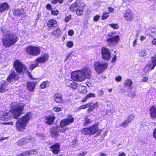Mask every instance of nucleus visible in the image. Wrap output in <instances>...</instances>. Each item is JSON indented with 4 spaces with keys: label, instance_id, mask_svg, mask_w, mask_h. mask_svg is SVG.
Here are the masks:
<instances>
[{
    "label": "nucleus",
    "instance_id": "obj_55",
    "mask_svg": "<svg viewBox=\"0 0 156 156\" xmlns=\"http://www.w3.org/2000/svg\"><path fill=\"white\" fill-rule=\"evenodd\" d=\"M71 16L70 15H69L68 16L66 17L65 19V21L66 22H68L69 21V20L71 19Z\"/></svg>",
    "mask_w": 156,
    "mask_h": 156
},
{
    "label": "nucleus",
    "instance_id": "obj_19",
    "mask_svg": "<svg viewBox=\"0 0 156 156\" xmlns=\"http://www.w3.org/2000/svg\"><path fill=\"white\" fill-rule=\"evenodd\" d=\"M55 101L57 103H61L63 102L62 94L60 93H56L54 96Z\"/></svg>",
    "mask_w": 156,
    "mask_h": 156
},
{
    "label": "nucleus",
    "instance_id": "obj_6",
    "mask_svg": "<svg viewBox=\"0 0 156 156\" xmlns=\"http://www.w3.org/2000/svg\"><path fill=\"white\" fill-rule=\"evenodd\" d=\"M98 130L97 124L87 128H84L81 130V132L85 135H93L96 134Z\"/></svg>",
    "mask_w": 156,
    "mask_h": 156
},
{
    "label": "nucleus",
    "instance_id": "obj_32",
    "mask_svg": "<svg viewBox=\"0 0 156 156\" xmlns=\"http://www.w3.org/2000/svg\"><path fill=\"white\" fill-rule=\"evenodd\" d=\"M77 9V4L76 2L72 4L70 7V9L72 12L76 11Z\"/></svg>",
    "mask_w": 156,
    "mask_h": 156
},
{
    "label": "nucleus",
    "instance_id": "obj_44",
    "mask_svg": "<svg viewBox=\"0 0 156 156\" xmlns=\"http://www.w3.org/2000/svg\"><path fill=\"white\" fill-rule=\"evenodd\" d=\"M63 2V0H52V3L54 4H56L59 2L60 4H62Z\"/></svg>",
    "mask_w": 156,
    "mask_h": 156
},
{
    "label": "nucleus",
    "instance_id": "obj_52",
    "mask_svg": "<svg viewBox=\"0 0 156 156\" xmlns=\"http://www.w3.org/2000/svg\"><path fill=\"white\" fill-rule=\"evenodd\" d=\"M100 16L96 15L94 17V20L95 21H97L99 20V19H100Z\"/></svg>",
    "mask_w": 156,
    "mask_h": 156
},
{
    "label": "nucleus",
    "instance_id": "obj_41",
    "mask_svg": "<svg viewBox=\"0 0 156 156\" xmlns=\"http://www.w3.org/2000/svg\"><path fill=\"white\" fill-rule=\"evenodd\" d=\"M109 25L114 29H117L119 27V26L117 24H109Z\"/></svg>",
    "mask_w": 156,
    "mask_h": 156
},
{
    "label": "nucleus",
    "instance_id": "obj_54",
    "mask_svg": "<svg viewBox=\"0 0 156 156\" xmlns=\"http://www.w3.org/2000/svg\"><path fill=\"white\" fill-rule=\"evenodd\" d=\"M89 106V104H86L85 105H83L81 106L80 107V108L81 109H85L88 107Z\"/></svg>",
    "mask_w": 156,
    "mask_h": 156
},
{
    "label": "nucleus",
    "instance_id": "obj_13",
    "mask_svg": "<svg viewBox=\"0 0 156 156\" xmlns=\"http://www.w3.org/2000/svg\"><path fill=\"white\" fill-rule=\"evenodd\" d=\"M134 116L133 114L130 115L123 122L120 123L119 126L123 127H126L129 123L133 120Z\"/></svg>",
    "mask_w": 156,
    "mask_h": 156
},
{
    "label": "nucleus",
    "instance_id": "obj_2",
    "mask_svg": "<svg viewBox=\"0 0 156 156\" xmlns=\"http://www.w3.org/2000/svg\"><path fill=\"white\" fill-rule=\"evenodd\" d=\"M91 73L90 69L89 67H86L81 70L73 72L71 74V78L74 80L82 81L86 79H90Z\"/></svg>",
    "mask_w": 156,
    "mask_h": 156
},
{
    "label": "nucleus",
    "instance_id": "obj_59",
    "mask_svg": "<svg viewBox=\"0 0 156 156\" xmlns=\"http://www.w3.org/2000/svg\"><path fill=\"white\" fill-rule=\"evenodd\" d=\"M152 44L156 46V38H154L151 42Z\"/></svg>",
    "mask_w": 156,
    "mask_h": 156
},
{
    "label": "nucleus",
    "instance_id": "obj_56",
    "mask_svg": "<svg viewBox=\"0 0 156 156\" xmlns=\"http://www.w3.org/2000/svg\"><path fill=\"white\" fill-rule=\"evenodd\" d=\"M153 135L154 137L156 140V128L154 130Z\"/></svg>",
    "mask_w": 156,
    "mask_h": 156
},
{
    "label": "nucleus",
    "instance_id": "obj_48",
    "mask_svg": "<svg viewBox=\"0 0 156 156\" xmlns=\"http://www.w3.org/2000/svg\"><path fill=\"white\" fill-rule=\"evenodd\" d=\"M53 109L56 112H59L61 110V108L58 107H55Z\"/></svg>",
    "mask_w": 156,
    "mask_h": 156
},
{
    "label": "nucleus",
    "instance_id": "obj_43",
    "mask_svg": "<svg viewBox=\"0 0 156 156\" xmlns=\"http://www.w3.org/2000/svg\"><path fill=\"white\" fill-rule=\"evenodd\" d=\"M76 11V13L77 15H81L83 14V10L80 9H77Z\"/></svg>",
    "mask_w": 156,
    "mask_h": 156
},
{
    "label": "nucleus",
    "instance_id": "obj_24",
    "mask_svg": "<svg viewBox=\"0 0 156 156\" xmlns=\"http://www.w3.org/2000/svg\"><path fill=\"white\" fill-rule=\"evenodd\" d=\"M9 7V5L6 2H4L0 4V13L7 10Z\"/></svg>",
    "mask_w": 156,
    "mask_h": 156
},
{
    "label": "nucleus",
    "instance_id": "obj_10",
    "mask_svg": "<svg viewBox=\"0 0 156 156\" xmlns=\"http://www.w3.org/2000/svg\"><path fill=\"white\" fill-rule=\"evenodd\" d=\"M14 66L16 71L19 73L24 72L26 70V67L18 60L15 61Z\"/></svg>",
    "mask_w": 156,
    "mask_h": 156
},
{
    "label": "nucleus",
    "instance_id": "obj_4",
    "mask_svg": "<svg viewBox=\"0 0 156 156\" xmlns=\"http://www.w3.org/2000/svg\"><path fill=\"white\" fill-rule=\"evenodd\" d=\"M31 116V113L28 112L21 119L18 120L16 122V129L19 131L24 130L25 129V127Z\"/></svg>",
    "mask_w": 156,
    "mask_h": 156
},
{
    "label": "nucleus",
    "instance_id": "obj_34",
    "mask_svg": "<svg viewBox=\"0 0 156 156\" xmlns=\"http://www.w3.org/2000/svg\"><path fill=\"white\" fill-rule=\"evenodd\" d=\"M133 83L132 80L130 79H127L125 80L124 85L128 87H130L131 86Z\"/></svg>",
    "mask_w": 156,
    "mask_h": 156
},
{
    "label": "nucleus",
    "instance_id": "obj_61",
    "mask_svg": "<svg viewBox=\"0 0 156 156\" xmlns=\"http://www.w3.org/2000/svg\"><path fill=\"white\" fill-rule=\"evenodd\" d=\"M137 39H136L133 42V46L134 47L136 46L137 44L136 42Z\"/></svg>",
    "mask_w": 156,
    "mask_h": 156
},
{
    "label": "nucleus",
    "instance_id": "obj_26",
    "mask_svg": "<svg viewBox=\"0 0 156 156\" xmlns=\"http://www.w3.org/2000/svg\"><path fill=\"white\" fill-rule=\"evenodd\" d=\"M124 17L126 20L129 21L132 20L133 18V14L130 11L126 12Z\"/></svg>",
    "mask_w": 156,
    "mask_h": 156
},
{
    "label": "nucleus",
    "instance_id": "obj_1",
    "mask_svg": "<svg viewBox=\"0 0 156 156\" xmlns=\"http://www.w3.org/2000/svg\"><path fill=\"white\" fill-rule=\"evenodd\" d=\"M73 122L74 118L69 116L68 118L62 119L60 122V126L56 125L55 127L53 126L51 128L50 132L51 136L56 138L59 135V132L65 133L68 129L64 126Z\"/></svg>",
    "mask_w": 156,
    "mask_h": 156
},
{
    "label": "nucleus",
    "instance_id": "obj_15",
    "mask_svg": "<svg viewBox=\"0 0 156 156\" xmlns=\"http://www.w3.org/2000/svg\"><path fill=\"white\" fill-rule=\"evenodd\" d=\"M49 58V55L48 54H45L41 56L39 58L36 59V62L38 64L39 63H43L46 62Z\"/></svg>",
    "mask_w": 156,
    "mask_h": 156
},
{
    "label": "nucleus",
    "instance_id": "obj_58",
    "mask_svg": "<svg viewBox=\"0 0 156 156\" xmlns=\"http://www.w3.org/2000/svg\"><path fill=\"white\" fill-rule=\"evenodd\" d=\"M46 7L47 9L49 10H51L52 9V7L51 5L49 4H48L46 5Z\"/></svg>",
    "mask_w": 156,
    "mask_h": 156
},
{
    "label": "nucleus",
    "instance_id": "obj_11",
    "mask_svg": "<svg viewBox=\"0 0 156 156\" xmlns=\"http://www.w3.org/2000/svg\"><path fill=\"white\" fill-rule=\"evenodd\" d=\"M101 54L102 58L106 61L108 60L111 56V53L110 50L105 47L101 48Z\"/></svg>",
    "mask_w": 156,
    "mask_h": 156
},
{
    "label": "nucleus",
    "instance_id": "obj_14",
    "mask_svg": "<svg viewBox=\"0 0 156 156\" xmlns=\"http://www.w3.org/2000/svg\"><path fill=\"white\" fill-rule=\"evenodd\" d=\"M34 139L33 138L29 137L28 138H22L17 142V145H22L26 144L27 143L30 142L32 141H34Z\"/></svg>",
    "mask_w": 156,
    "mask_h": 156
},
{
    "label": "nucleus",
    "instance_id": "obj_18",
    "mask_svg": "<svg viewBox=\"0 0 156 156\" xmlns=\"http://www.w3.org/2000/svg\"><path fill=\"white\" fill-rule=\"evenodd\" d=\"M66 84L67 86L71 87L75 90L77 88L78 86V84L77 83L71 80H66Z\"/></svg>",
    "mask_w": 156,
    "mask_h": 156
},
{
    "label": "nucleus",
    "instance_id": "obj_33",
    "mask_svg": "<svg viewBox=\"0 0 156 156\" xmlns=\"http://www.w3.org/2000/svg\"><path fill=\"white\" fill-rule=\"evenodd\" d=\"M151 63L150 64H151L153 66L152 68H155L156 66V55L152 56L151 60Z\"/></svg>",
    "mask_w": 156,
    "mask_h": 156
},
{
    "label": "nucleus",
    "instance_id": "obj_60",
    "mask_svg": "<svg viewBox=\"0 0 156 156\" xmlns=\"http://www.w3.org/2000/svg\"><path fill=\"white\" fill-rule=\"evenodd\" d=\"M4 124L9 125H12L13 124V122H5L3 123Z\"/></svg>",
    "mask_w": 156,
    "mask_h": 156
},
{
    "label": "nucleus",
    "instance_id": "obj_9",
    "mask_svg": "<svg viewBox=\"0 0 156 156\" xmlns=\"http://www.w3.org/2000/svg\"><path fill=\"white\" fill-rule=\"evenodd\" d=\"M26 51L27 53L30 55L37 56L40 54L41 50L38 47L30 46L26 48Z\"/></svg>",
    "mask_w": 156,
    "mask_h": 156
},
{
    "label": "nucleus",
    "instance_id": "obj_45",
    "mask_svg": "<svg viewBox=\"0 0 156 156\" xmlns=\"http://www.w3.org/2000/svg\"><path fill=\"white\" fill-rule=\"evenodd\" d=\"M48 81H45L43 82L40 85V87L42 89L45 88L46 87V84L48 83Z\"/></svg>",
    "mask_w": 156,
    "mask_h": 156
},
{
    "label": "nucleus",
    "instance_id": "obj_36",
    "mask_svg": "<svg viewBox=\"0 0 156 156\" xmlns=\"http://www.w3.org/2000/svg\"><path fill=\"white\" fill-rule=\"evenodd\" d=\"M109 16V13L107 12H104L102 14L101 19L102 20H105L107 19Z\"/></svg>",
    "mask_w": 156,
    "mask_h": 156
},
{
    "label": "nucleus",
    "instance_id": "obj_57",
    "mask_svg": "<svg viewBox=\"0 0 156 156\" xmlns=\"http://www.w3.org/2000/svg\"><path fill=\"white\" fill-rule=\"evenodd\" d=\"M71 55L72 54L71 53L68 54L65 60V62H66L68 59L71 56Z\"/></svg>",
    "mask_w": 156,
    "mask_h": 156
},
{
    "label": "nucleus",
    "instance_id": "obj_23",
    "mask_svg": "<svg viewBox=\"0 0 156 156\" xmlns=\"http://www.w3.org/2000/svg\"><path fill=\"white\" fill-rule=\"evenodd\" d=\"M151 117L152 119L156 118V107L152 106L150 109Z\"/></svg>",
    "mask_w": 156,
    "mask_h": 156
},
{
    "label": "nucleus",
    "instance_id": "obj_22",
    "mask_svg": "<svg viewBox=\"0 0 156 156\" xmlns=\"http://www.w3.org/2000/svg\"><path fill=\"white\" fill-rule=\"evenodd\" d=\"M36 83L29 81L27 83V87L29 91H33L35 87Z\"/></svg>",
    "mask_w": 156,
    "mask_h": 156
},
{
    "label": "nucleus",
    "instance_id": "obj_47",
    "mask_svg": "<svg viewBox=\"0 0 156 156\" xmlns=\"http://www.w3.org/2000/svg\"><path fill=\"white\" fill-rule=\"evenodd\" d=\"M27 151L28 152V155H31L33 154H34L36 153V152L34 150H29Z\"/></svg>",
    "mask_w": 156,
    "mask_h": 156
},
{
    "label": "nucleus",
    "instance_id": "obj_51",
    "mask_svg": "<svg viewBox=\"0 0 156 156\" xmlns=\"http://www.w3.org/2000/svg\"><path fill=\"white\" fill-rule=\"evenodd\" d=\"M68 34L69 36H73L74 34V31L73 30H70L68 31Z\"/></svg>",
    "mask_w": 156,
    "mask_h": 156
},
{
    "label": "nucleus",
    "instance_id": "obj_50",
    "mask_svg": "<svg viewBox=\"0 0 156 156\" xmlns=\"http://www.w3.org/2000/svg\"><path fill=\"white\" fill-rule=\"evenodd\" d=\"M58 13V11L57 10H54L51 11V14L52 15L56 16Z\"/></svg>",
    "mask_w": 156,
    "mask_h": 156
},
{
    "label": "nucleus",
    "instance_id": "obj_31",
    "mask_svg": "<svg viewBox=\"0 0 156 156\" xmlns=\"http://www.w3.org/2000/svg\"><path fill=\"white\" fill-rule=\"evenodd\" d=\"M89 104V108H88L87 109V111L88 112H90L91 111H92L93 109L95 108H97L98 107V103L97 102H96L94 103L92 105L90 106V104Z\"/></svg>",
    "mask_w": 156,
    "mask_h": 156
},
{
    "label": "nucleus",
    "instance_id": "obj_62",
    "mask_svg": "<svg viewBox=\"0 0 156 156\" xmlns=\"http://www.w3.org/2000/svg\"><path fill=\"white\" fill-rule=\"evenodd\" d=\"M86 154V153L84 152H83L82 153H81L80 154H79L78 156H84L85 154Z\"/></svg>",
    "mask_w": 156,
    "mask_h": 156
},
{
    "label": "nucleus",
    "instance_id": "obj_8",
    "mask_svg": "<svg viewBox=\"0 0 156 156\" xmlns=\"http://www.w3.org/2000/svg\"><path fill=\"white\" fill-rule=\"evenodd\" d=\"M113 33L109 34L108 35V37H110L106 40V41L109 46H113L116 44L119 39V35L114 36Z\"/></svg>",
    "mask_w": 156,
    "mask_h": 156
},
{
    "label": "nucleus",
    "instance_id": "obj_63",
    "mask_svg": "<svg viewBox=\"0 0 156 156\" xmlns=\"http://www.w3.org/2000/svg\"><path fill=\"white\" fill-rule=\"evenodd\" d=\"M27 151H26L22 153L24 156H27L28 155V154Z\"/></svg>",
    "mask_w": 156,
    "mask_h": 156
},
{
    "label": "nucleus",
    "instance_id": "obj_17",
    "mask_svg": "<svg viewBox=\"0 0 156 156\" xmlns=\"http://www.w3.org/2000/svg\"><path fill=\"white\" fill-rule=\"evenodd\" d=\"M50 149L54 154H57L60 151V145L58 143L55 144L51 147Z\"/></svg>",
    "mask_w": 156,
    "mask_h": 156
},
{
    "label": "nucleus",
    "instance_id": "obj_16",
    "mask_svg": "<svg viewBox=\"0 0 156 156\" xmlns=\"http://www.w3.org/2000/svg\"><path fill=\"white\" fill-rule=\"evenodd\" d=\"M19 78L18 74L15 72H13L8 76L7 80L10 82L13 81V80H17Z\"/></svg>",
    "mask_w": 156,
    "mask_h": 156
},
{
    "label": "nucleus",
    "instance_id": "obj_12",
    "mask_svg": "<svg viewBox=\"0 0 156 156\" xmlns=\"http://www.w3.org/2000/svg\"><path fill=\"white\" fill-rule=\"evenodd\" d=\"M9 89L8 83L6 81L2 80L0 82V93L7 92Z\"/></svg>",
    "mask_w": 156,
    "mask_h": 156
},
{
    "label": "nucleus",
    "instance_id": "obj_29",
    "mask_svg": "<svg viewBox=\"0 0 156 156\" xmlns=\"http://www.w3.org/2000/svg\"><path fill=\"white\" fill-rule=\"evenodd\" d=\"M96 95L94 93H89L83 98L82 100V101L83 102H85L87 101V99L91 98H95L96 97Z\"/></svg>",
    "mask_w": 156,
    "mask_h": 156
},
{
    "label": "nucleus",
    "instance_id": "obj_39",
    "mask_svg": "<svg viewBox=\"0 0 156 156\" xmlns=\"http://www.w3.org/2000/svg\"><path fill=\"white\" fill-rule=\"evenodd\" d=\"M91 123V121L90 119L88 118H86L85 119V122L83 123V126H86L89 124H90Z\"/></svg>",
    "mask_w": 156,
    "mask_h": 156
},
{
    "label": "nucleus",
    "instance_id": "obj_27",
    "mask_svg": "<svg viewBox=\"0 0 156 156\" xmlns=\"http://www.w3.org/2000/svg\"><path fill=\"white\" fill-rule=\"evenodd\" d=\"M10 117L7 112H3L0 115V119L2 120H8L11 119Z\"/></svg>",
    "mask_w": 156,
    "mask_h": 156
},
{
    "label": "nucleus",
    "instance_id": "obj_3",
    "mask_svg": "<svg viewBox=\"0 0 156 156\" xmlns=\"http://www.w3.org/2000/svg\"><path fill=\"white\" fill-rule=\"evenodd\" d=\"M3 32L4 36L2 37V40L3 44L5 47H9L16 42L17 38L16 35L8 30Z\"/></svg>",
    "mask_w": 156,
    "mask_h": 156
},
{
    "label": "nucleus",
    "instance_id": "obj_53",
    "mask_svg": "<svg viewBox=\"0 0 156 156\" xmlns=\"http://www.w3.org/2000/svg\"><path fill=\"white\" fill-rule=\"evenodd\" d=\"M148 79V77L147 76H144L143 77L142 79V80L143 82H146L147 80Z\"/></svg>",
    "mask_w": 156,
    "mask_h": 156
},
{
    "label": "nucleus",
    "instance_id": "obj_46",
    "mask_svg": "<svg viewBox=\"0 0 156 156\" xmlns=\"http://www.w3.org/2000/svg\"><path fill=\"white\" fill-rule=\"evenodd\" d=\"M104 94V92L102 90H99L97 92V94L98 96H101Z\"/></svg>",
    "mask_w": 156,
    "mask_h": 156
},
{
    "label": "nucleus",
    "instance_id": "obj_20",
    "mask_svg": "<svg viewBox=\"0 0 156 156\" xmlns=\"http://www.w3.org/2000/svg\"><path fill=\"white\" fill-rule=\"evenodd\" d=\"M54 116L49 115L46 116L45 118V122L48 125H52L53 124L54 120L55 119Z\"/></svg>",
    "mask_w": 156,
    "mask_h": 156
},
{
    "label": "nucleus",
    "instance_id": "obj_7",
    "mask_svg": "<svg viewBox=\"0 0 156 156\" xmlns=\"http://www.w3.org/2000/svg\"><path fill=\"white\" fill-rule=\"evenodd\" d=\"M108 66V64L106 62H96L94 64V69L98 73H102L106 69Z\"/></svg>",
    "mask_w": 156,
    "mask_h": 156
},
{
    "label": "nucleus",
    "instance_id": "obj_64",
    "mask_svg": "<svg viewBox=\"0 0 156 156\" xmlns=\"http://www.w3.org/2000/svg\"><path fill=\"white\" fill-rule=\"evenodd\" d=\"M116 55H115L112 58V62H114L116 60Z\"/></svg>",
    "mask_w": 156,
    "mask_h": 156
},
{
    "label": "nucleus",
    "instance_id": "obj_21",
    "mask_svg": "<svg viewBox=\"0 0 156 156\" xmlns=\"http://www.w3.org/2000/svg\"><path fill=\"white\" fill-rule=\"evenodd\" d=\"M145 33L147 35L153 37L156 35V29L154 28L147 29L146 30Z\"/></svg>",
    "mask_w": 156,
    "mask_h": 156
},
{
    "label": "nucleus",
    "instance_id": "obj_37",
    "mask_svg": "<svg viewBox=\"0 0 156 156\" xmlns=\"http://www.w3.org/2000/svg\"><path fill=\"white\" fill-rule=\"evenodd\" d=\"M139 54L140 56L143 57H145L147 55V52L145 50L139 51Z\"/></svg>",
    "mask_w": 156,
    "mask_h": 156
},
{
    "label": "nucleus",
    "instance_id": "obj_35",
    "mask_svg": "<svg viewBox=\"0 0 156 156\" xmlns=\"http://www.w3.org/2000/svg\"><path fill=\"white\" fill-rule=\"evenodd\" d=\"M60 30L58 28H57L56 29V30L52 32L51 34L54 35L58 36L60 34Z\"/></svg>",
    "mask_w": 156,
    "mask_h": 156
},
{
    "label": "nucleus",
    "instance_id": "obj_38",
    "mask_svg": "<svg viewBox=\"0 0 156 156\" xmlns=\"http://www.w3.org/2000/svg\"><path fill=\"white\" fill-rule=\"evenodd\" d=\"M81 89L80 92L84 94H86L87 92V88L85 86H81Z\"/></svg>",
    "mask_w": 156,
    "mask_h": 156
},
{
    "label": "nucleus",
    "instance_id": "obj_28",
    "mask_svg": "<svg viewBox=\"0 0 156 156\" xmlns=\"http://www.w3.org/2000/svg\"><path fill=\"white\" fill-rule=\"evenodd\" d=\"M47 25L49 27H56L57 26V22L53 19H50L47 23Z\"/></svg>",
    "mask_w": 156,
    "mask_h": 156
},
{
    "label": "nucleus",
    "instance_id": "obj_40",
    "mask_svg": "<svg viewBox=\"0 0 156 156\" xmlns=\"http://www.w3.org/2000/svg\"><path fill=\"white\" fill-rule=\"evenodd\" d=\"M39 66V64L35 61V64H32L30 66V68L31 70H33L36 67Z\"/></svg>",
    "mask_w": 156,
    "mask_h": 156
},
{
    "label": "nucleus",
    "instance_id": "obj_30",
    "mask_svg": "<svg viewBox=\"0 0 156 156\" xmlns=\"http://www.w3.org/2000/svg\"><path fill=\"white\" fill-rule=\"evenodd\" d=\"M153 66L151 64H147L144 69V71L145 73H147L150 70H153L154 68H152Z\"/></svg>",
    "mask_w": 156,
    "mask_h": 156
},
{
    "label": "nucleus",
    "instance_id": "obj_5",
    "mask_svg": "<svg viewBox=\"0 0 156 156\" xmlns=\"http://www.w3.org/2000/svg\"><path fill=\"white\" fill-rule=\"evenodd\" d=\"M11 108L10 110V112L11 114V117H13L14 119H17L21 114L23 107L20 105L12 103L11 104Z\"/></svg>",
    "mask_w": 156,
    "mask_h": 156
},
{
    "label": "nucleus",
    "instance_id": "obj_25",
    "mask_svg": "<svg viewBox=\"0 0 156 156\" xmlns=\"http://www.w3.org/2000/svg\"><path fill=\"white\" fill-rule=\"evenodd\" d=\"M24 10L23 9H16L14 10L13 12V15L20 16L24 14Z\"/></svg>",
    "mask_w": 156,
    "mask_h": 156
},
{
    "label": "nucleus",
    "instance_id": "obj_42",
    "mask_svg": "<svg viewBox=\"0 0 156 156\" xmlns=\"http://www.w3.org/2000/svg\"><path fill=\"white\" fill-rule=\"evenodd\" d=\"M73 43L72 41H69L66 43L67 46L69 48L72 47L73 46Z\"/></svg>",
    "mask_w": 156,
    "mask_h": 156
},
{
    "label": "nucleus",
    "instance_id": "obj_49",
    "mask_svg": "<svg viewBox=\"0 0 156 156\" xmlns=\"http://www.w3.org/2000/svg\"><path fill=\"white\" fill-rule=\"evenodd\" d=\"M122 77L120 76H117L115 78V80L118 82H120L122 80Z\"/></svg>",
    "mask_w": 156,
    "mask_h": 156
}]
</instances>
